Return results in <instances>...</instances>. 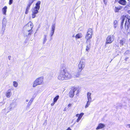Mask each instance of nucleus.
<instances>
[{"mask_svg": "<svg viewBox=\"0 0 130 130\" xmlns=\"http://www.w3.org/2000/svg\"><path fill=\"white\" fill-rule=\"evenodd\" d=\"M72 77L71 74L69 73H66L64 69L61 70L58 74L57 78L60 80H68L71 79Z\"/></svg>", "mask_w": 130, "mask_h": 130, "instance_id": "1", "label": "nucleus"}, {"mask_svg": "<svg viewBox=\"0 0 130 130\" xmlns=\"http://www.w3.org/2000/svg\"><path fill=\"white\" fill-rule=\"evenodd\" d=\"M33 24L32 23L29 22L24 26L25 30L24 32V34L26 36L31 35L33 31L32 30L33 27Z\"/></svg>", "mask_w": 130, "mask_h": 130, "instance_id": "2", "label": "nucleus"}, {"mask_svg": "<svg viewBox=\"0 0 130 130\" xmlns=\"http://www.w3.org/2000/svg\"><path fill=\"white\" fill-rule=\"evenodd\" d=\"M121 19L122 20L121 25V29L123 28V23L125 20V28L126 29H128L130 27V17L128 15H123L121 16Z\"/></svg>", "mask_w": 130, "mask_h": 130, "instance_id": "3", "label": "nucleus"}, {"mask_svg": "<svg viewBox=\"0 0 130 130\" xmlns=\"http://www.w3.org/2000/svg\"><path fill=\"white\" fill-rule=\"evenodd\" d=\"M43 80L44 78L42 76L37 78L33 82L32 84V87L35 88L37 86L43 85L44 83Z\"/></svg>", "mask_w": 130, "mask_h": 130, "instance_id": "4", "label": "nucleus"}, {"mask_svg": "<svg viewBox=\"0 0 130 130\" xmlns=\"http://www.w3.org/2000/svg\"><path fill=\"white\" fill-rule=\"evenodd\" d=\"M92 30L91 28H89L87 31V34L85 36V39L86 40L87 44H90L91 41L90 39L92 38Z\"/></svg>", "mask_w": 130, "mask_h": 130, "instance_id": "5", "label": "nucleus"}, {"mask_svg": "<svg viewBox=\"0 0 130 130\" xmlns=\"http://www.w3.org/2000/svg\"><path fill=\"white\" fill-rule=\"evenodd\" d=\"M41 2L39 1L36 3L35 7L32 10V12H33L36 14L38 13L40 7V5Z\"/></svg>", "mask_w": 130, "mask_h": 130, "instance_id": "6", "label": "nucleus"}, {"mask_svg": "<svg viewBox=\"0 0 130 130\" xmlns=\"http://www.w3.org/2000/svg\"><path fill=\"white\" fill-rule=\"evenodd\" d=\"M91 93L88 92L87 93V97L88 101L85 107V108H87L89 106V105H90L91 102Z\"/></svg>", "mask_w": 130, "mask_h": 130, "instance_id": "7", "label": "nucleus"}, {"mask_svg": "<svg viewBox=\"0 0 130 130\" xmlns=\"http://www.w3.org/2000/svg\"><path fill=\"white\" fill-rule=\"evenodd\" d=\"M114 40V37L113 35H109L106 38L105 43L106 44H110L112 43Z\"/></svg>", "mask_w": 130, "mask_h": 130, "instance_id": "8", "label": "nucleus"}, {"mask_svg": "<svg viewBox=\"0 0 130 130\" xmlns=\"http://www.w3.org/2000/svg\"><path fill=\"white\" fill-rule=\"evenodd\" d=\"M85 66L84 60H81L78 65V68L79 70L81 71L84 68Z\"/></svg>", "mask_w": 130, "mask_h": 130, "instance_id": "9", "label": "nucleus"}, {"mask_svg": "<svg viewBox=\"0 0 130 130\" xmlns=\"http://www.w3.org/2000/svg\"><path fill=\"white\" fill-rule=\"evenodd\" d=\"M77 91V88L76 87H72L69 93V95L70 97L72 98L74 95V92L76 91Z\"/></svg>", "mask_w": 130, "mask_h": 130, "instance_id": "10", "label": "nucleus"}, {"mask_svg": "<svg viewBox=\"0 0 130 130\" xmlns=\"http://www.w3.org/2000/svg\"><path fill=\"white\" fill-rule=\"evenodd\" d=\"M12 93L11 92V89H9L6 92L5 95L6 97L8 98H10L11 96Z\"/></svg>", "mask_w": 130, "mask_h": 130, "instance_id": "11", "label": "nucleus"}, {"mask_svg": "<svg viewBox=\"0 0 130 130\" xmlns=\"http://www.w3.org/2000/svg\"><path fill=\"white\" fill-rule=\"evenodd\" d=\"M122 8V7L121 6H119L118 7H115L114 10L115 12H118L119 10H121Z\"/></svg>", "mask_w": 130, "mask_h": 130, "instance_id": "12", "label": "nucleus"}, {"mask_svg": "<svg viewBox=\"0 0 130 130\" xmlns=\"http://www.w3.org/2000/svg\"><path fill=\"white\" fill-rule=\"evenodd\" d=\"M7 6H5L3 8H2V13L4 15H6V13L7 11Z\"/></svg>", "mask_w": 130, "mask_h": 130, "instance_id": "13", "label": "nucleus"}, {"mask_svg": "<svg viewBox=\"0 0 130 130\" xmlns=\"http://www.w3.org/2000/svg\"><path fill=\"white\" fill-rule=\"evenodd\" d=\"M126 40L124 39H122L119 40V43L121 46L123 45L126 43Z\"/></svg>", "mask_w": 130, "mask_h": 130, "instance_id": "14", "label": "nucleus"}, {"mask_svg": "<svg viewBox=\"0 0 130 130\" xmlns=\"http://www.w3.org/2000/svg\"><path fill=\"white\" fill-rule=\"evenodd\" d=\"M119 4L123 5H125L126 4V1L125 0H120L118 2Z\"/></svg>", "mask_w": 130, "mask_h": 130, "instance_id": "15", "label": "nucleus"}, {"mask_svg": "<svg viewBox=\"0 0 130 130\" xmlns=\"http://www.w3.org/2000/svg\"><path fill=\"white\" fill-rule=\"evenodd\" d=\"M7 20L6 19L4 18L2 21V27L5 28L6 25Z\"/></svg>", "mask_w": 130, "mask_h": 130, "instance_id": "16", "label": "nucleus"}, {"mask_svg": "<svg viewBox=\"0 0 130 130\" xmlns=\"http://www.w3.org/2000/svg\"><path fill=\"white\" fill-rule=\"evenodd\" d=\"M83 35L81 33L78 34L75 36V38L76 39L81 38L82 37Z\"/></svg>", "mask_w": 130, "mask_h": 130, "instance_id": "17", "label": "nucleus"}, {"mask_svg": "<svg viewBox=\"0 0 130 130\" xmlns=\"http://www.w3.org/2000/svg\"><path fill=\"white\" fill-rule=\"evenodd\" d=\"M55 27L54 25H53L52 26V30L51 31V32L50 34V35H51V36H52V35H53L55 29Z\"/></svg>", "mask_w": 130, "mask_h": 130, "instance_id": "18", "label": "nucleus"}, {"mask_svg": "<svg viewBox=\"0 0 130 130\" xmlns=\"http://www.w3.org/2000/svg\"><path fill=\"white\" fill-rule=\"evenodd\" d=\"M105 125L103 124L100 123L98 125V129L103 128L105 126Z\"/></svg>", "mask_w": 130, "mask_h": 130, "instance_id": "19", "label": "nucleus"}, {"mask_svg": "<svg viewBox=\"0 0 130 130\" xmlns=\"http://www.w3.org/2000/svg\"><path fill=\"white\" fill-rule=\"evenodd\" d=\"M16 105V104L15 103H13L11 104L10 105L11 110L15 107Z\"/></svg>", "mask_w": 130, "mask_h": 130, "instance_id": "20", "label": "nucleus"}, {"mask_svg": "<svg viewBox=\"0 0 130 130\" xmlns=\"http://www.w3.org/2000/svg\"><path fill=\"white\" fill-rule=\"evenodd\" d=\"M91 43L89 44H89H87L88 45H87L86 49V50L88 52L89 51L90 48Z\"/></svg>", "mask_w": 130, "mask_h": 130, "instance_id": "21", "label": "nucleus"}, {"mask_svg": "<svg viewBox=\"0 0 130 130\" xmlns=\"http://www.w3.org/2000/svg\"><path fill=\"white\" fill-rule=\"evenodd\" d=\"M118 25V21L116 20H115L113 22V27L115 28H116Z\"/></svg>", "mask_w": 130, "mask_h": 130, "instance_id": "22", "label": "nucleus"}, {"mask_svg": "<svg viewBox=\"0 0 130 130\" xmlns=\"http://www.w3.org/2000/svg\"><path fill=\"white\" fill-rule=\"evenodd\" d=\"M30 6V5L28 4V5L27 6V7L26 9V11L25 12V13L26 14H27L28 13V10Z\"/></svg>", "mask_w": 130, "mask_h": 130, "instance_id": "23", "label": "nucleus"}, {"mask_svg": "<svg viewBox=\"0 0 130 130\" xmlns=\"http://www.w3.org/2000/svg\"><path fill=\"white\" fill-rule=\"evenodd\" d=\"M59 98V96L57 95L53 99V102H54V103H56L58 100Z\"/></svg>", "mask_w": 130, "mask_h": 130, "instance_id": "24", "label": "nucleus"}, {"mask_svg": "<svg viewBox=\"0 0 130 130\" xmlns=\"http://www.w3.org/2000/svg\"><path fill=\"white\" fill-rule=\"evenodd\" d=\"M13 85L14 87L16 88L18 86V83L16 81H14L13 82Z\"/></svg>", "mask_w": 130, "mask_h": 130, "instance_id": "25", "label": "nucleus"}, {"mask_svg": "<svg viewBox=\"0 0 130 130\" xmlns=\"http://www.w3.org/2000/svg\"><path fill=\"white\" fill-rule=\"evenodd\" d=\"M36 0H29V3L28 4L31 6V4Z\"/></svg>", "mask_w": 130, "mask_h": 130, "instance_id": "26", "label": "nucleus"}, {"mask_svg": "<svg viewBox=\"0 0 130 130\" xmlns=\"http://www.w3.org/2000/svg\"><path fill=\"white\" fill-rule=\"evenodd\" d=\"M36 14L33 12H32L31 14V18H34L36 16Z\"/></svg>", "mask_w": 130, "mask_h": 130, "instance_id": "27", "label": "nucleus"}, {"mask_svg": "<svg viewBox=\"0 0 130 130\" xmlns=\"http://www.w3.org/2000/svg\"><path fill=\"white\" fill-rule=\"evenodd\" d=\"M47 37V35H44V41L43 43H44L47 40L46 37Z\"/></svg>", "mask_w": 130, "mask_h": 130, "instance_id": "28", "label": "nucleus"}, {"mask_svg": "<svg viewBox=\"0 0 130 130\" xmlns=\"http://www.w3.org/2000/svg\"><path fill=\"white\" fill-rule=\"evenodd\" d=\"M33 99L31 98V100L29 101V102L28 103V104H29V105H30L31 103H32V102L33 101Z\"/></svg>", "mask_w": 130, "mask_h": 130, "instance_id": "29", "label": "nucleus"}, {"mask_svg": "<svg viewBox=\"0 0 130 130\" xmlns=\"http://www.w3.org/2000/svg\"><path fill=\"white\" fill-rule=\"evenodd\" d=\"M84 115V113H81L79 115V117L81 118L82 116Z\"/></svg>", "mask_w": 130, "mask_h": 130, "instance_id": "30", "label": "nucleus"}, {"mask_svg": "<svg viewBox=\"0 0 130 130\" xmlns=\"http://www.w3.org/2000/svg\"><path fill=\"white\" fill-rule=\"evenodd\" d=\"M79 75H80V73H77V74H76L75 75V76L76 77H78L79 76Z\"/></svg>", "mask_w": 130, "mask_h": 130, "instance_id": "31", "label": "nucleus"}, {"mask_svg": "<svg viewBox=\"0 0 130 130\" xmlns=\"http://www.w3.org/2000/svg\"><path fill=\"white\" fill-rule=\"evenodd\" d=\"M13 0H9V5H11L12 3Z\"/></svg>", "mask_w": 130, "mask_h": 130, "instance_id": "32", "label": "nucleus"}, {"mask_svg": "<svg viewBox=\"0 0 130 130\" xmlns=\"http://www.w3.org/2000/svg\"><path fill=\"white\" fill-rule=\"evenodd\" d=\"M81 119V118L78 117V118L77 119V120L76 122H78Z\"/></svg>", "mask_w": 130, "mask_h": 130, "instance_id": "33", "label": "nucleus"}, {"mask_svg": "<svg viewBox=\"0 0 130 130\" xmlns=\"http://www.w3.org/2000/svg\"><path fill=\"white\" fill-rule=\"evenodd\" d=\"M103 1H104V3L105 4H106L107 3V0H103Z\"/></svg>", "mask_w": 130, "mask_h": 130, "instance_id": "34", "label": "nucleus"}, {"mask_svg": "<svg viewBox=\"0 0 130 130\" xmlns=\"http://www.w3.org/2000/svg\"><path fill=\"white\" fill-rule=\"evenodd\" d=\"M72 105V104H69L68 105V107H71Z\"/></svg>", "mask_w": 130, "mask_h": 130, "instance_id": "35", "label": "nucleus"}, {"mask_svg": "<svg viewBox=\"0 0 130 130\" xmlns=\"http://www.w3.org/2000/svg\"><path fill=\"white\" fill-rule=\"evenodd\" d=\"M126 127L128 128H130V124H128L127 125Z\"/></svg>", "mask_w": 130, "mask_h": 130, "instance_id": "36", "label": "nucleus"}, {"mask_svg": "<svg viewBox=\"0 0 130 130\" xmlns=\"http://www.w3.org/2000/svg\"><path fill=\"white\" fill-rule=\"evenodd\" d=\"M55 103H54V102H53V103H52L51 104V106H53L54 105V104H55Z\"/></svg>", "mask_w": 130, "mask_h": 130, "instance_id": "37", "label": "nucleus"}, {"mask_svg": "<svg viewBox=\"0 0 130 130\" xmlns=\"http://www.w3.org/2000/svg\"><path fill=\"white\" fill-rule=\"evenodd\" d=\"M79 115L78 114H77L76 115V116L77 117H78V118L79 117Z\"/></svg>", "mask_w": 130, "mask_h": 130, "instance_id": "38", "label": "nucleus"}, {"mask_svg": "<svg viewBox=\"0 0 130 130\" xmlns=\"http://www.w3.org/2000/svg\"><path fill=\"white\" fill-rule=\"evenodd\" d=\"M67 130H71V129L70 127H68Z\"/></svg>", "mask_w": 130, "mask_h": 130, "instance_id": "39", "label": "nucleus"}, {"mask_svg": "<svg viewBox=\"0 0 130 130\" xmlns=\"http://www.w3.org/2000/svg\"><path fill=\"white\" fill-rule=\"evenodd\" d=\"M128 13L130 14V10L128 11Z\"/></svg>", "mask_w": 130, "mask_h": 130, "instance_id": "40", "label": "nucleus"}, {"mask_svg": "<svg viewBox=\"0 0 130 130\" xmlns=\"http://www.w3.org/2000/svg\"><path fill=\"white\" fill-rule=\"evenodd\" d=\"M28 100H26V101L27 102H28Z\"/></svg>", "mask_w": 130, "mask_h": 130, "instance_id": "41", "label": "nucleus"}, {"mask_svg": "<svg viewBox=\"0 0 130 130\" xmlns=\"http://www.w3.org/2000/svg\"><path fill=\"white\" fill-rule=\"evenodd\" d=\"M127 58H126V59H125V60H126V59H127Z\"/></svg>", "mask_w": 130, "mask_h": 130, "instance_id": "42", "label": "nucleus"}, {"mask_svg": "<svg viewBox=\"0 0 130 130\" xmlns=\"http://www.w3.org/2000/svg\"><path fill=\"white\" fill-rule=\"evenodd\" d=\"M126 7V6L124 8V9H125Z\"/></svg>", "mask_w": 130, "mask_h": 130, "instance_id": "43", "label": "nucleus"}, {"mask_svg": "<svg viewBox=\"0 0 130 130\" xmlns=\"http://www.w3.org/2000/svg\"><path fill=\"white\" fill-rule=\"evenodd\" d=\"M96 129H98V127H97L96 128Z\"/></svg>", "mask_w": 130, "mask_h": 130, "instance_id": "44", "label": "nucleus"}, {"mask_svg": "<svg viewBox=\"0 0 130 130\" xmlns=\"http://www.w3.org/2000/svg\"><path fill=\"white\" fill-rule=\"evenodd\" d=\"M65 110L64 109V111Z\"/></svg>", "mask_w": 130, "mask_h": 130, "instance_id": "45", "label": "nucleus"}, {"mask_svg": "<svg viewBox=\"0 0 130 130\" xmlns=\"http://www.w3.org/2000/svg\"><path fill=\"white\" fill-rule=\"evenodd\" d=\"M65 110L64 109V111Z\"/></svg>", "mask_w": 130, "mask_h": 130, "instance_id": "46", "label": "nucleus"}]
</instances>
